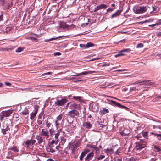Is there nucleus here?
<instances>
[{
	"label": "nucleus",
	"mask_w": 161,
	"mask_h": 161,
	"mask_svg": "<svg viewBox=\"0 0 161 161\" xmlns=\"http://www.w3.org/2000/svg\"><path fill=\"white\" fill-rule=\"evenodd\" d=\"M80 145V143L79 142H71L69 143L67 148L71 151L72 154H74L76 149L79 147Z\"/></svg>",
	"instance_id": "1"
},
{
	"label": "nucleus",
	"mask_w": 161,
	"mask_h": 161,
	"mask_svg": "<svg viewBox=\"0 0 161 161\" xmlns=\"http://www.w3.org/2000/svg\"><path fill=\"white\" fill-rule=\"evenodd\" d=\"M13 112L12 110L3 111L0 113V120L2 121L5 118L9 117Z\"/></svg>",
	"instance_id": "2"
},
{
	"label": "nucleus",
	"mask_w": 161,
	"mask_h": 161,
	"mask_svg": "<svg viewBox=\"0 0 161 161\" xmlns=\"http://www.w3.org/2000/svg\"><path fill=\"white\" fill-rule=\"evenodd\" d=\"M59 97L57 99L56 101L55 102L54 104L55 106H62L68 102V100L65 98L61 99H59Z\"/></svg>",
	"instance_id": "3"
},
{
	"label": "nucleus",
	"mask_w": 161,
	"mask_h": 161,
	"mask_svg": "<svg viewBox=\"0 0 161 161\" xmlns=\"http://www.w3.org/2000/svg\"><path fill=\"white\" fill-rule=\"evenodd\" d=\"M146 142L143 140L136 143L135 149L137 150H141L146 147Z\"/></svg>",
	"instance_id": "4"
},
{
	"label": "nucleus",
	"mask_w": 161,
	"mask_h": 161,
	"mask_svg": "<svg viewBox=\"0 0 161 161\" xmlns=\"http://www.w3.org/2000/svg\"><path fill=\"white\" fill-rule=\"evenodd\" d=\"M147 8L146 6H138L136 8L134 12L137 14H142L146 12L147 10Z\"/></svg>",
	"instance_id": "5"
},
{
	"label": "nucleus",
	"mask_w": 161,
	"mask_h": 161,
	"mask_svg": "<svg viewBox=\"0 0 161 161\" xmlns=\"http://www.w3.org/2000/svg\"><path fill=\"white\" fill-rule=\"evenodd\" d=\"M110 103L111 104L114 106L118 107L122 109H124L126 110L129 111L130 109L127 107L119 103L114 101L111 100Z\"/></svg>",
	"instance_id": "6"
},
{
	"label": "nucleus",
	"mask_w": 161,
	"mask_h": 161,
	"mask_svg": "<svg viewBox=\"0 0 161 161\" xmlns=\"http://www.w3.org/2000/svg\"><path fill=\"white\" fill-rule=\"evenodd\" d=\"M41 135L45 139H48L49 138V133L47 129H43L40 133Z\"/></svg>",
	"instance_id": "7"
},
{
	"label": "nucleus",
	"mask_w": 161,
	"mask_h": 161,
	"mask_svg": "<svg viewBox=\"0 0 161 161\" xmlns=\"http://www.w3.org/2000/svg\"><path fill=\"white\" fill-rule=\"evenodd\" d=\"M74 26L75 25L73 24L69 26L64 22H61L59 25V27L63 29H69L74 27Z\"/></svg>",
	"instance_id": "8"
},
{
	"label": "nucleus",
	"mask_w": 161,
	"mask_h": 161,
	"mask_svg": "<svg viewBox=\"0 0 161 161\" xmlns=\"http://www.w3.org/2000/svg\"><path fill=\"white\" fill-rule=\"evenodd\" d=\"M3 6L4 10H8L13 6V4L11 1H7Z\"/></svg>",
	"instance_id": "9"
},
{
	"label": "nucleus",
	"mask_w": 161,
	"mask_h": 161,
	"mask_svg": "<svg viewBox=\"0 0 161 161\" xmlns=\"http://www.w3.org/2000/svg\"><path fill=\"white\" fill-rule=\"evenodd\" d=\"M35 142L36 140L34 139L27 140L25 142V146L27 148L33 147L32 145Z\"/></svg>",
	"instance_id": "10"
},
{
	"label": "nucleus",
	"mask_w": 161,
	"mask_h": 161,
	"mask_svg": "<svg viewBox=\"0 0 161 161\" xmlns=\"http://www.w3.org/2000/svg\"><path fill=\"white\" fill-rule=\"evenodd\" d=\"M149 80H147L143 81H138L134 83V84H138L141 83L142 84H144L145 85H152L153 86H155L156 85V84L154 82H149Z\"/></svg>",
	"instance_id": "11"
},
{
	"label": "nucleus",
	"mask_w": 161,
	"mask_h": 161,
	"mask_svg": "<svg viewBox=\"0 0 161 161\" xmlns=\"http://www.w3.org/2000/svg\"><path fill=\"white\" fill-rule=\"evenodd\" d=\"M63 118V115L60 114L58 116L56 119V120L55 122V126L57 129H58V127L60 125L62 121Z\"/></svg>",
	"instance_id": "12"
},
{
	"label": "nucleus",
	"mask_w": 161,
	"mask_h": 161,
	"mask_svg": "<svg viewBox=\"0 0 161 161\" xmlns=\"http://www.w3.org/2000/svg\"><path fill=\"white\" fill-rule=\"evenodd\" d=\"M68 114L71 117H75L76 116L78 117L79 113L77 110L74 109L69 112Z\"/></svg>",
	"instance_id": "13"
},
{
	"label": "nucleus",
	"mask_w": 161,
	"mask_h": 161,
	"mask_svg": "<svg viewBox=\"0 0 161 161\" xmlns=\"http://www.w3.org/2000/svg\"><path fill=\"white\" fill-rule=\"evenodd\" d=\"M94 153L92 152L88 153L85 158V161H93Z\"/></svg>",
	"instance_id": "14"
},
{
	"label": "nucleus",
	"mask_w": 161,
	"mask_h": 161,
	"mask_svg": "<svg viewBox=\"0 0 161 161\" xmlns=\"http://www.w3.org/2000/svg\"><path fill=\"white\" fill-rule=\"evenodd\" d=\"M36 139L38 140V144H41L43 143L44 144L45 142V139L42 137L41 135H37L36 137Z\"/></svg>",
	"instance_id": "15"
},
{
	"label": "nucleus",
	"mask_w": 161,
	"mask_h": 161,
	"mask_svg": "<svg viewBox=\"0 0 161 161\" xmlns=\"http://www.w3.org/2000/svg\"><path fill=\"white\" fill-rule=\"evenodd\" d=\"M107 7V5L104 4H101L95 7L94 11H97L103 9H106Z\"/></svg>",
	"instance_id": "16"
},
{
	"label": "nucleus",
	"mask_w": 161,
	"mask_h": 161,
	"mask_svg": "<svg viewBox=\"0 0 161 161\" xmlns=\"http://www.w3.org/2000/svg\"><path fill=\"white\" fill-rule=\"evenodd\" d=\"M12 122L10 119H7L5 120L3 124V128H9L10 125L11 124Z\"/></svg>",
	"instance_id": "17"
},
{
	"label": "nucleus",
	"mask_w": 161,
	"mask_h": 161,
	"mask_svg": "<svg viewBox=\"0 0 161 161\" xmlns=\"http://www.w3.org/2000/svg\"><path fill=\"white\" fill-rule=\"evenodd\" d=\"M80 105L79 104L75 102H72L70 105V107L73 108L74 109H80Z\"/></svg>",
	"instance_id": "18"
},
{
	"label": "nucleus",
	"mask_w": 161,
	"mask_h": 161,
	"mask_svg": "<svg viewBox=\"0 0 161 161\" xmlns=\"http://www.w3.org/2000/svg\"><path fill=\"white\" fill-rule=\"evenodd\" d=\"M53 147L54 146L49 145L47 146L46 150L47 152L53 153L55 152V149L53 148Z\"/></svg>",
	"instance_id": "19"
},
{
	"label": "nucleus",
	"mask_w": 161,
	"mask_h": 161,
	"mask_svg": "<svg viewBox=\"0 0 161 161\" xmlns=\"http://www.w3.org/2000/svg\"><path fill=\"white\" fill-rule=\"evenodd\" d=\"M83 127L86 129H90L92 127V125L89 122H85L83 124Z\"/></svg>",
	"instance_id": "20"
},
{
	"label": "nucleus",
	"mask_w": 161,
	"mask_h": 161,
	"mask_svg": "<svg viewBox=\"0 0 161 161\" xmlns=\"http://www.w3.org/2000/svg\"><path fill=\"white\" fill-rule=\"evenodd\" d=\"M130 133V131L127 129H124L122 131L120 132L121 134L123 136H125L129 135Z\"/></svg>",
	"instance_id": "21"
},
{
	"label": "nucleus",
	"mask_w": 161,
	"mask_h": 161,
	"mask_svg": "<svg viewBox=\"0 0 161 161\" xmlns=\"http://www.w3.org/2000/svg\"><path fill=\"white\" fill-rule=\"evenodd\" d=\"M121 13V10H118L116 12L111 15V18L113 19L114 18L118 17L120 14Z\"/></svg>",
	"instance_id": "22"
},
{
	"label": "nucleus",
	"mask_w": 161,
	"mask_h": 161,
	"mask_svg": "<svg viewBox=\"0 0 161 161\" xmlns=\"http://www.w3.org/2000/svg\"><path fill=\"white\" fill-rule=\"evenodd\" d=\"M97 73L98 71H87L83 72V73L82 75H86L93 73Z\"/></svg>",
	"instance_id": "23"
},
{
	"label": "nucleus",
	"mask_w": 161,
	"mask_h": 161,
	"mask_svg": "<svg viewBox=\"0 0 161 161\" xmlns=\"http://www.w3.org/2000/svg\"><path fill=\"white\" fill-rule=\"evenodd\" d=\"M60 130H58L56 131L55 133H54V134L53 136H54V137L56 139H58V138L60 134Z\"/></svg>",
	"instance_id": "24"
},
{
	"label": "nucleus",
	"mask_w": 161,
	"mask_h": 161,
	"mask_svg": "<svg viewBox=\"0 0 161 161\" xmlns=\"http://www.w3.org/2000/svg\"><path fill=\"white\" fill-rule=\"evenodd\" d=\"M10 130L9 128H3L2 130V132L4 134H5L7 133V132Z\"/></svg>",
	"instance_id": "25"
},
{
	"label": "nucleus",
	"mask_w": 161,
	"mask_h": 161,
	"mask_svg": "<svg viewBox=\"0 0 161 161\" xmlns=\"http://www.w3.org/2000/svg\"><path fill=\"white\" fill-rule=\"evenodd\" d=\"M59 142V139H56L55 140H52L50 144V145H52L53 146V144H57Z\"/></svg>",
	"instance_id": "26"
},
{
	"label": "nucleus",
	"mask_w": 161,
	"mask_h": 161,
	"mask_svg": "<svg viewBox=\"0 0 161 161\" xmlns=\"http://www.w3.org/2000/svg\"><path fill=\"white\" fill-rule=\"evenodd\" d=\"M154 149L155 151L158 152L159 153H161V149L158 146H154Z\"/></svg>",
	"instance_id": "27"
},
{
	"label": "nucleus",
	"mask_w": 161,
	"mask_h": 161,
	"mask_svg": "<svg viewBox=\"0 0 161 161\" xmlns=\"http://www.w3.org/2000/svg\"><path fill=\"white\" fill-rule=\"evenodd\" d=\"M37 113L35 112H33L30 114V119H31L32 120L34 119L35 116H36Z\"/></svg>",
	"instance_id": "28"
},
{
	"label": "nucleus",
	"mask_w": 161,
	"mask_h": 161,
	"mask_svg": "<svg viewBox=\"0 0 161 161\" xmlns=\"http://www.w3.org/2000/svg\"><path fill=\"white\" fill-rule=\"evenodd\" d=\"M61 36H59V37H53L49 39H48V40H45V42H49V41H52L53 40H55V39H57L58 38H59L60 37H61Z\"/></svg>",
	"instance_id": "29"
},
{
	"label": "nucleus",
	"mask_w": 161,
	"mask_h": 161,
	"mask_svg": "<svg viewBox=\"0 0 161 161\" xmlns=\"http://www.w3.org/2000/svg\"><path fill=\"white\" fill-rule=\"evenodd\" d=\"M49 131L50 134L52 136H54V133H55L56 132L54 130H53L51 129L49 130Z\"/></svg>",
	"instance_id": "30"
},
{
	"label": "nucleus",
	"mask_w": 161,
	"mask_h": 161,
	"mask_svg": "<svg viewBox=\"0 0 161 161\" xmlns=\"http://www.w3.org/2000/svg\"><path fill=\"white\" fill-rule=\"evenodd\" d=\"M86 155L85 153H84L82 152L81 154L80 155L79 157L80 159V160H83L84 157Z\"/></svg>",
	"instance_id": "31"
},
{
	"label": "nucleus",
	"mask_w": 161,
	"mask_h": 161,
	"mask_svg": "<svg viewBox=\"0 0 161 161\" xmlns=\"http://www.w3.org/2000/svg\"><path fill=\"white\" fill-rule=\"evenodd\" d=\"M11 150L15 152H17L18 151V149L16 146L13 147L10 149Z\"/></svg>",
	"instance_id": "32"
},
{
	"label": "nucleus",
	"mask_w": 161,
	"mask_h": 161,
	"mask_svg": "<svg viewBox=\"0 0 161 161\" xmlns=\"http://www.w3.org/2000/svg\"><path fill=\"white\" fill-rule=\"evenodd\" d=\"M87 48L90 47H93L94 46V44L91 42H88L86 44Z\"/></svg>",
	"instance_id": "33"
},
{
	"label": "nucleus",
	"mask_w": 161,
	"mask_h": 161,
	"mask_svg": "<svg viewBox=\"0 0 161 161\" xmlns=\"http://www.w3.org/2000/svg\"><path fill=\"white\" fill-rule=\"evenodd\" d=\"M28 110L27 109H25L24 111L22 112V113L24 115H26L28 114Z\"/></svg>",
	"instance_id": "34"
},
{
	"label": "nucleus",
	"mask_w": 161,
	"mask_h": 161,
	"mask_svg": "<svg viewBox=\"0 0 161 161\" xmlns=\"http://www.w3.org/2000/svg\"><path fill=\"white\" fill-rule=\"evenodd\" d=\"M73 98L77 101H80L81 99V97L80 96H73Z\"/></svg>",
	"instance_id": "35"
},
{
	"label": "nucleus",
	"mask_w": 161,
	"mask_h": 161,
	"mask_svg": "<svg viewBox=\"0 0 161 161\" xmlns=\"http://www.w3.org/2000/svg\"><path fill=\"white\" fill-rule=\"evenodd\" d=\"M60 139H61V143L63 144H64L66 142V139L63 136L61 137Z\"/></svg>",
	"instance_id": "36"
},
{
	"label": "nucleus",
	"mask_w": 161,
	"mask_h": 161,
	"mask_svg": "<svg viewBox=\"0 0 161 161\" xmlns=\"http://www.w3.org/2000/svg\"><path fill=\"white\" fill-rule=\"evenodd\" d=\"M131 51V50L130 48L125 49H123L120 51L121 52H125L126 53L130 52Z\"/></svg>",
	"instance_id": "37"
},
{
	"label": "nucleus",
	"mask_w": 161,
	"mask_h": 161,
	"mask_svg": "<svg viewBox=\"0 0 161 161\" xmlns=\"http://www.w3.org/2000/svg\"><path fill=\"white\" fill-rule=\"evenodd\" d=\"M80 47L82 48L83 49H85L87 48L86 45L85 44H81L80 45Z\"/></svg>",
	"instance_id": "38"
},
{
	"label": "nucleus",
	"mask_w": 161,
	"mask_h": 161,
	"mask_svg": "<svg viewBox=\"0 0 161 161\" xmlns=\"http://www.w3.org/2000/svg\"><path fill=\"white\" fill-rule=\"evenodd\" d=\"M74 73V74H76V75H71V76H81V75H82V74L83 73V72H82L81 73L77 74L75 73Z\"/></svg>",
	"instance_id": "39"
},
{
	"label": "nucleus",
	"mask_w": 161,
	"mask_h": 161,
	"mask_svg": "<svg viewBox=\"0 0 161 161\" xmlns=\"http://www.w3.org/2000/svg\"><path fill=\"white\" fill-rule=\"evenodd\" d=\"M124 55V54L122 53V52H120V53H119L118 54H116L115 55V58H117L119 57H120L121 56H123Z\"/></svg>",
	"instance_id": "40"
},
{
	"label": "nucleus",
	"mask_w": 161,
	"mask_h": 161,
	"mask_svg": "<svg viewBox=\"0 0 161 161\" xmlns=\"http://www.w3.org/2000/svg\"><path fill=\"white\" fill-rule=\"evenodd\" d=\"M105 157V156L104 155H101L98 157L97 159L98 160H101L104 158Z\"/></svg>",
	"instance_id": "41"
},
{
	"label": "nucleus",
	"mask_w": 161,
	"mask_h": 161,
	"mask_svg": "<svg viewBox=\"0 0 161 161\" xmlns=\"http://www.w3.org/2000/svg\"><path fill=\"white\" fill-rule=\"evenodd\" d=\"M23 50V48L21 47H19L16 50L15 52H20L21 51H22Z\"/></svg>",
	"instance_id": "42"
},
{
	"label": "nucleus",
	"mask_w": 161,
	"mask_h": 161,
	"mask_svg": "<svg viewBox=\"0 0 161 161\" xmlns=\"http://www.w3.org/2000/svg\"><path fill=\"white\" fill-rule=\"evenodd\" d=\"M115 9L113 7L112 8H109L107 9V11L108 12H111L114 10Z\"/></svg>",
	"instance_id": "43"
},
{
	"label": "nucleus",
	"mask_w": 161,
	"mask_h": 161,
	"mask_svg": "<svg viewBox=\"0 0 161 161\" xmlns=\"http://www.w3.org/2000/svg\"><path fill=\"white\" fill-rule=\"evenodd\" d=\"M88 147L93 148L96 151H97V150H99L95 146L90 145Z\"/></svg>",
	"instance_id": "44"
},
{
	"label": "nucleus",
	"mask_w": 161,
	"mask_h": 161,
	"mask_svg": "<svg viewBox=\"0 0 161 161\" xmlns=\"http://www.w3.org/2000/svg\"><path fill=\"white\" fill-rule=\"evenodd\" d=\"M11 29V28L10 27H6V31L5 32L6 33H8Z\"/></svg>",
	"instance_id": "45"
},
{
	"label": "nucleus",
	"mask_w": 161,
	"mask_h": 161,
	"mask_svg": "<svg viewBox=\"0 0 161 161\" xmlns=\"http://www.w3.org/2000/svg\"><path fill=\"white\" fill-rule=\"evenodd\" d=\"M143 47V45L142 43H139L137 44L136 47L137 48H142Z\"/></svg>",
	"instance_id": "46"
},
{
	"label": "nucleus",
	"mask_w": 161,
	"mask_h": 161,
	"mask_svg": "<svg viewBox=\"0 0 161 161\" xmlns=\"http://www.w3.org/2000/svg\"><path fill=\"white\" fill-rule=\"evenodd\" d=\"M46 121V125L47 127H49L50 126V125L51 124L49 122H48V120H47L45 121Z\"/></svg>",
	"instance_id": "47"
},
{
	"label": "nucleus",
	"mask_w": 161,
	"mask_h": 161,
	"mask_svg": "<svg viewBox=\"0 0 161 161\" xmlns=\"http://www.w3.org/2000/svg\"><path fill=\"white\" fill-rule=\"evenodd\" d=\"M5 3L4 0H0V6H3Z\"/></svg>",
	"instance_id": "48"
},
{
	"label": "nucleus",
	"mask_w": 161,
	"mask_h": 161,
	"mask_svg": "<svg viewBox=\"0 0 161 161\" xmlns=\"http://www.w3.org/2000/svg\"><path fill=\"white\" fill-rule=\"evenodd\" d=\"M39 108V106L37 105H36L34 107L35 112L37 113Z\"/></svg>",
	"instance_id": "49"
},
{
	"label": "nucleus",
	"mask_w": 161,
	"mask_h": 161,
	"mask_svg": "<svg viewBox=\"0 0 161 161\" xmlns=\"http://www.w3.org/2000/svg\"><path fill=\"white\" fill-rule=\"evenodd\" d=\"M157 138L158 140L161 141V133L157 135Z\"/></svg>",
	"instance_id": "50"
},
{
	"label": "nucleus",
	"mask_w": 161,
	"mask_h": 161,
	"mask_svg": "<svg viewBox=\"0 0 161 161\" xmlns=\"http://www.w3.org/2000/svg\"><path fill=\"white\" fill-rule=\"evenodd\" d=\"M161 25V19L158 20L156 23V25Z\"/></svg>",
	"instance_id": "51"
},
{
	"label": "nucleus",
	"mask_w": 161,
	"mask_h": 161,
	"mask_svg": "<svg viewBox=\"0 0 161 161\" xmlns=\"http://www.w3.org/2000/svg\"><path fill=\"white\" fill-rule=\"evenodd\" d=\"M54 56H60L61 55V53L59 52L54 53L53 54Z\"/></svg>",
	"instance_id": "52"
},
{
	"label": "nucleus",
	"mask_w": 161,
	"mask_h": 161,
	"mask_svg": "<svg viewBox=\"0 0 161 161\" xmlns=\"http://www.w3.org/2000/svg\"><path fill=\"white\" fill-rule=\"evenodd\" d=\"M52 74V73L51 72H48L43 74L42 75L44 76L45 75H50Z\"/></svg>",
	"instance_id": "53"
},
{
	"label": "nucleus",
	"mask_w": 161,
	"mask_h": 161,
	"mask_svg": "<svg viewBox=\"0 0 161 161\" xmlns=\"http://www.w3.org/2000/svg\"><path fill=\"white\" fill-rule=\"evenodd\" d=\"M90 152V150L88 149H86L83 152L84 153H85V154H87L88 152Z\"/></svg>",
	"instance_id": "54"
},
{
	"label": "nucleus",
	"mask_w": 161,
	"mask_h": 161,
	"mask_svg": "<svg viewBox=\"0 0 161 161\" xmlns=\"http://www.w3.org/2000/svg\"><path fill=\"white\" fill-rule=\"evenodd\" d=\"M126 69H123V70H117L115 71L116 72H122L126 71Z\"/></svg>",
	"instance_id": "55"
},
{
	"label": "nucleus",
	"mask_w": 161,
	"mask_h": 161,
	"mask_svg": "<svg viewBox=\"0 0 161 161\" xmlns=\"http://www.w3.org/2000/svg\"><path fill=\"white\" fill-rule=\"evenodd\" d=\"M3 20V15L2 14H1L0 15V22L2 21Z\"/></svg>",
	"instance_id": "56"
},
{
	"label": "nucleus",
	"mask_w": 161,
	"mask_h": 161,
	"mask_svg": "<svg viewBox=\"0 0 161 161\" xmlns=\"http://www.w3.org/2000/svg\"><path fill=\"white\" fill-rule=\"evenodd\" d=\"M5 84L7 86H9L11 85V83L9 82H5Z\"/></svg>",
	"instance_id": "57"
},
{
	"label": "nucleus",
	"mask_w": 161,
	"mask_h": 161,
	"mask_svg": "<svg viewBox=\"0 0 161 161\" xmlns=\"http://www.w3.org/2000/svg\"><path fill=\"white\" fill-rule=\"evenodd\" d=\"M151 134L152 135H154L155 136H156V137L157 138V135L159 134H157V133H154L153 132H151Z\"/></svg>",
	"instance_id": "58"
},
{
	"label": "nucleus",
	"mask_w": 161,
	"mask_h": 161,
	"mask_svg": "<svg viewBox=\"0 0 161 161\" xmlns=\"http://www.w3.org/2000/svg\"><path fill=\"white\" fill-rule=\"evenodd\" d=\"M143 136L145 138H147V133H144L143 134Z\"/></svg>",
	"instance_id": "59"
},
{
	"label": "nucleus",
	"mask_w": 161,
	"mask_h": 161,
	"mask_svg": "<svg viewBox=\"0 0 161 161\" xmlns=\"http://www.w3.org/2000/svg\"><path fill=\"white\" fill-rule=\"evenodd\" d=\"M157 25H156V23L155 24L149 25V27H154V26H157Z\"/></svg>",
	"instance_id": "60"
},
{
	"label": "nucleus",
	"mask_w": 161,
	"mask_h": 161,
	"mask_svg": "<svg viewBox=\"0 0 161 161\" xmlns=\"http://www.w3.org/2000/svg\"><path fill=\"white\" fill-rule=\"evenodd\" d=\"M39 125H40L42 124V122L41 120H38L37 121Z\"/></svg>",
	"instance_id": "61"
},
{
	"label": "nucleus",
	"mask_w": 161,
	"mask_h": 161,
	"mask_svg": "<svg viewBox=\"0 0 161 161\" xmlns=\"http://www.w3.org/2000/svg\"><path fill=\"white\" fill-rule=\"evenodd\" d=\"M157 36H161V32H158L157 35Z\"/></svg>",
	"instance_id": "62"
},
{
	"label": "nucleus",
	"mask_w": 161,
	"mask_h": 161,
	"mask_svg": "<svg viewBox=\"0 0 161 161\" xmlns=\"http://www.w3.org/2000/svg\"><path fill=\"white\" fill-rule=\"evenodd\" d=\"M80 79V78H69V80H72L74 79Z\"/></svg>",
	"instance_id": "63"
},
{
	"label": "nucleus",
	"mask_w": 161,
	"mask_h": 161,
	"mask_svg": "<svg viewBox=\"0 0 161 161\" xmlns=\"http://www.w3.org/2000/svg\"><path fill=\"white\" fill-rule=\"evenodd\" d=\"M148 22H149V21L148 20H145V21H142V23L143 24V23H146Z\"/></svg>",
	"instance_id": "64"
}]
</instances>
